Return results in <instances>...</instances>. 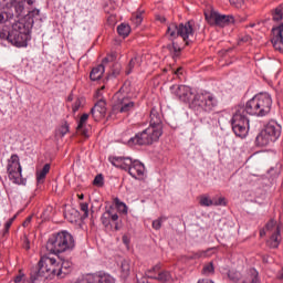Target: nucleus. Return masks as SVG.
Returning <instances> with one entry per match:
<instances>
[{
	"mask_svg": "<svg viewBox=\"0 0 283 283\" xmlns=\"http://www.w3.org/2000/svg\"><path fill=\"white\" fill-rule=\"evenodd\" d=\"M114 61H116V53H111L103 59L102 65L105 67L107 63H114Z\"/></svg>",
	"mask_w": 283,
	"mask_h": 283,
	"instance_id": "obj_34",
	"label": "nucleus"
},
{
	"mask_svg": "<svg viewBox=\"0 0 283 283\" xmlns=\"http://www.w3.org/2000/svg\"><path fill=\"white\" fill-rule=\"evenodd\" d=\"M71 270H72V262H70L69 260H63L62 262H59L57 277L60 279L65 277V275H69Z\"/></svg>",
	"mask_w": 283,
	"mask_h": 283,
	"instance_id": "obj_19",
	"label": "nucleus"
},
{
	"mask_svg": "<svg viewBox=\"0 0 283 283\" xmlns=\"http://www.w3.org/2000/svg\"><path fill=\"white\" fill-rule=\"evenodd\" d=\"M137 283H147V277H143L142 280L137 276Z\"/></svg>",
	"mask_w": 283,
	"mask_h": 283,
	"instance_id": "obj_53",
	"label": "nucleus"
},
{
	"mask_svg": "<svg viewBox=\"0 0 283 283\" xmlns=\"http://www.w3.org/2000/svg\"><path fill=\"white\" fill-rule=\"evenodd\" d=\"M160 21H161V23H165L167 21V19L161 18Z\"/></svg>",
	"mask_w": 283,
	"mask_h": 283,
	"instance_id": "obj_58",
	"label": "nucleus"
},
{
	"mask_svg": "<svg viewBox=\"0 0 283 283\" xmlns=\"http://www.w3.org/2000/svg\"><path fill=\"white\" fill-rule=\"evenodd\" d=\"M28 6H34V0H25Z\"/></svg>",
	"mask_w": 283,
	"mask_h": 283,
	"instance_id": "obj_55",
	"label": "nucleus"
},
{
	"mask_svg": "<svg viewBox=\"0 0 283 283\" xmlns=\"http://www.w3.org/2000/svg\"><path fill=\"white\" fill-rule=\"evenodd\" d=\"M122 240H123L124 244H129V239L127 238V235H124L122 238Z\"/></svg>",
	"mask_w": 283,
	"mask_h": 283,
	"instance_id": "obj_52",
	"label": "nucleus"
},
{
	"mask_svg": "<svg viewBox=\"0 0 283 283\" xmlns=\"http://www.w3.org/2000/svg\"><path fill=\"white\" fill-rule=\"evenodd\" d=\"M83 198H84V196H83V195H81V196H80V200H83Z\"/></svg>",
	"mask_w": 283,
	"mask_h": 283,
	"instance_id": "obj_63",
	"label": "nucleus"
},
{
	"mask_svg": "<svg viewBox=\"0 0 283 283\" xmlns=\"http://www.w3.org/2000/svg\"><path fill=\"white\" fill-rule=\"evenodd\" d=\"M161 136L163 117H160V113H158L156 108H151L149 127L132 137L128 140V145L129 147H133V145H154V143H158V140H160Z\"/></svg>",
	"mask_w": 283,
	"mask_h": 283,
	"instance_id": "obj_2",
	"label": "nucleus"
},
{
	"mask_svg": "<svg viewBox=\"0 0 283 283\" xmlns=\"http://www.w3.org/2000/svg\"><path fill=\"white\" fill-rule=\"evenodd\" d=\"M272 19L273 21H282L283 19V6L280 4L275 9L272 10Z\"/></svg>",
	"mask_w": 283,
	"mask_h": 283,
	"instance_id": "obj_26",
	"label": "nucleus"
},
{
	"mask_svg": "<svg viewBox=\"0 0 283 283\" xmlns=\"http://www.w3.org/2000/svg\"><path fill=\"white\" fill-rule=\"evenodd\" d=\"M77 283H84V279L78 280Z\"/></svg>",
	"mask_w": 283,
	"mask_h": 283,
	"instance_id": "obj_61",
	"label": "nucleus"
},
{
	"mask_svg": "<svg viewBox=\"0 0 283 283\" xmlns=\"http://www.w3.org/2000/svg\"><path fill=\"white\" fill-rule=\"evenodd\" d=\"M133 19H143V12L136 13Z\"/></svg>",
	"mask_w": 283,
	"mask_h": 283,
	"instance_id": "obj_51",
	"label": "nucleus"
},
{
	"mask_svg": "<svg viewBox=\"0 0 283 283\" xmlns=\"http://www.w3.org/2000/svg\"><path fill=\"white\" fill-rule=\"evenodd\" d=\"M133 22L135 25H140V23H143V18H133Z\"/></svg>",
	"mask_w": 283,
	"mask_h": 283,
	"instance_id": "obj_48",
	"label": "nucleus"
},
{
	"mask_svg": "<svg viewBox=\"0 0 283 283\" xmlns=\"http://www.w3.org/2000/svg\"><path fill=\"white\" fill-rule=\"evenodd\" d=\"M31 273L44 282L48 279L54 277V275L59 277V261L54 258L43 255L41 256L38 266L31 270Z\"/></svg>",
	"mask_w": 283,
	"mask_h": 283,
	"instance_id": "obj_7",
	"label": "nucleus"
},
{
	"mask_svg": "<svg viewBox=\"0 0 283 283\" xmlns=\"http://www.w3.org/2000/svg\"><path fill=\"white\" fill-rule=\"evenodd\" d=\"M142 59L140 56L136 55L135 57H133L128 65H127V69H126V74L129 75L133 71H134V66L137 65V66H140V63H142Z\"/></svg>",
	"mask_w": 283,
	"mask_h": 283,
	"instance_id": "obj_24",
	"label": "nucleus"
},
{
	"mask_svg": "<svg viewBox=\"0 0 283 283\" xmlns=\"http://www.w3.org/2000/svg\"><path fill=\"white\" fill-rule=\"evenodd\" d=\"M161 227H163L161 219H157V220L153 221V229H156V231L160 230Z\"/></svg>",
	"mask_w": 283,
	"mask_h": 283,
	"instance_id": "obj_43",
	"label": "nucleus"
},
{
	"mask_svg": "<svg viewBox=\"0 0 283 283\" xmlns=\"http://www.w3.org/2000/svg\"><path fill=\"white\" fill-rule=\"evenodd\" d=\"M114 203L116 206V209L119 211V213L127 214V205L125 202L120 201V199L115 198Z\"/></svg>",
	"mask_w": 283,
	"mask_h": 283,
	"instance_id": "obj_27",
	"label": "nucleus"
},
{
	"mask_svg": "<svg viewBox=\"0 0 283 283\" xmlns=\"http://www.w3.org/2000/svg\"><path fill=\"white\" fill-rule=\"evenodd\" d=\"M277 227H275V220L271 219L266 224L265 229L266 231H272V233L275 231Z\"/></svg>",
	"mask_w": 283,
	"mask_h": 283,
	"instance_id": "obj_39",
	"label": "nucleus"
},
{
	"mask_svg": "<svg viewBox=\"0 0 283 283\" xmlns=\"http://www.w3.org/2000/svg\"><path fill=\"white\" fill-rule=\"evenodd\" d=\"M14 19V13L11 11H1L0 12V23H6V21H10Z\"/></svg>",
	"mask_w": 283,
	"mask_h": 283,
	"instance_id": "obj_28",
	"label": "nucleus"
},
{
	"mask_svg": "<svg viewBox=\"0 0 283 283\" xmlns=\"http://www.w3.org/2000/svg\"><path fill=\"white\" fill-rule=\"evenodd\" d=\"M81 211H83V218H88L90 216V205H87L86 202L81 203Z\"/></svg>",
	"mask_w": 283,
	"mask_h": 283,
	"instance_id": "obj_38",
	"label": "nucleus"
},
{
	"mask_svg": "<svg viewBox=\"0 0 283 283\" xmlns=\"http://www.w3.org/2000/svg\"><path fill=\"white\" fill-rule=\"evenodd\" d=\"M27 249H30V245H29V244H27Z\"/></svg>",
	"mask_w": 283,
	"mask_h": 283,
	"instance_id": "obj_64",
	"label": "nucleus"
},
{
	"mask_svg": "<svg viewBox=\"0 0 283 283\" xmlns=\"http://www.w3.org/2000/svg\"><path fill=\"white\" fill-rule=\"evenodd\" d=\"M147 277L150 280H157L161 283L171 282V273L169 271L160 272V264L153 266L150 270L146 272Z\"/></svg>",
	"mask_w": 283,
	"mask_h": 283,
	"instance_id": "obj_12",
	"label": "nucleus"
},
{
	"mask_svg": "<svg viewBox=\"0 0 283 283\" xmlns=\"http://www.w3.org/2000/svg\"><path fill=\"white\" fill-rule=\"evenodd\" d=\"M260 235H261V238H263V235H266V230H264V229L260 230Z\"/></svg>",
	"mask_w": 283,
	"mask_h": 283,
	"instance_id": "obj_54",
	"label": "nucleus"
},
{
	"mask_svg": "<svg viewBox=\"0 0 283 283\" xmlns=\"http://www.w3.org/2000/svg\"><path fill=\"white\" fill-rule=\"evenodd\" d=\"M120 273L124 280H127V276L132 273V261L123 260L120 264Z\"/></svg>",
	"mask_w": 283,
	"mask_h": 283,
	"instance_id": "obj_22",
	"label": "nucleus"
},
{
	"mask_svg": "<svg viewBox=\"0 0 283 283\" xmlns=\"http://www.w3.org/2000/svg\"><path fill=\"white\" fill-rule=\"evenodd\" d=\"M109 218L112 222H118V214L112 213V210H109Z\"/></svg>",
	"mask_w": 283,
	"mask_h": 283,
	"instance_id": "obj_47",
	"label": "nucleus"
},
{
	"mask_svg": "<svg viewBox=\"0 0 283 283\" xmlns=\"http://www.w3.org/2000/svg\"><path fill=\"white\" fill-rule=\"evenodd\" d=\"M12 10H14L13 17H21L25 10V4L23 1L11 0V9L9 12H12Z\"/></svg>",
	"mask_w": 283,
	"mask_h": 283,
	"instance_id": "obj_20",
	"label": "nucleus"
},
{
	"mask_svg": "<svg viewBox=\"0 0 283 283\" xmlns=\"http://www.w3.org/2000/svg\"><path fill=\"white\" fill-rule=\"evenodd\" d=\"M108 160L113 167L128 171L129 176L135 180H143L145 165L139 160H133L132 157H109Z\"/></svg>",
	"mask_w": 283,
	"mask_h": 283,
	"instance_id": "obj_6",
	"label": "nucleus"
},
{
	"mask_svg": "<svg viewBox=\"0 0 283 283\" xmlns=\"http://www.w3.org/2000/svg\"><path fill=\"white\" fill-rule=\"evenodd\" d=\"M0 8H6V4L0 0Z\"/></svg>",
	"mask_w": 283,
	"mask_h": 283,
	"instance_id": "obj_57",
	"label": "nucleus"
},
{
	"mask_svg": "<svg viewBox=\"0 0 283 283\" xmlns=\"http://www.w3.org/2000/svg\"><path fill=\"white\" fill-rule=\"evenodd\" d=\"M190 107L196 112H213L218 107V99L211 94H197L193 96Z\"/></svg>",
	"mask_w": 283,
	"mask_h": 283,
	"instance_id": "obj_10",
	"label": "nucleus"
},
{
	"mask_svg": "<svg viewBox=\"0 0 283 283\" xmlns=\"http://www.w3.org/2000/svg\"><path fill=\"white\" fill-rule=\"evenodd\" d=\"M0 39H7V41H10V31H0Z\"/></svg>",
	"mask_w": 283,
	"mask_h": 283,
	"instance_id": "obj_45",
	"label": "nucleus"
},
{
	"mask_svg": "<svg viewBox=\"0 0 283 283\" xmlns=\"http://www.w3.org/2000/svg\"><path fill=\"white\" fill-rule=\"evenodd\" d=\"M32 19L29 21H18L12 24V30L9 32V43L15 48H28L30 41V32H32Z\"/></svg>",
	"mask_w": 283,
	"mask_h": 283,
	"instance_id": "obj_5",
	"label": "nucleus"
},
{
	"mask_svg": "<svg viewBox=\"0 0 283 283\" xmlns=\"http://www.w3.org/2000/svg\"><path fill=\"white\" fill-rule=\"evenodd\" d=\"M280 136H282V126L277 122L271 120L256 136L255 143L259 147H266L270 143H275Z\"/></svg>",
	"mask_w": 283,
	"mask_h": 283,
	"instance_id": "obj_9",
	"label": "nucleus"
},
{
	"mask_svg": "<svg viewBox=\"0 0 283 283\" xmlns=\"http://www.w3.org/2000/svg\"><path fill=\"white\" fill-rule=\"evenodd\" d=\"M214 268H213V262H210L208 264H206L202 269V274L203 275H209V273H213Z\"/></svg>",
	"mask_w": 283,
	"mask_h": 283,
	"instance_id": "obj_37",
	"label": "nucleus"
},
{
	"mask_svg": "<svg viewBox=\"0 0 283 283\" xmlns=\"http://www.w3.org/2000/svg\"><path fill=\"white\" fill-rule=\"evenodd\" d=\"M228 277L229 280H231V282H239L240 281V272H233V271H229L228 272Z\"/></svg>",
	"mask_w": 283,
	"mask_h": 283,
	"instance_id": "obj_35",
	"label": "nucleus"
},
{
	"mask_svg": "<svg viewBox=\"0 0 283 283\" xmlns=\"http://www.w3.org/2000/svg\"><path fill=\"white\" fill-rule=\"evenodd\" d=\"M32 222V217H28L25 221L23 222V227H28Z\"/></svg>",
	"mask_w": 283,
	"mask_h": 283,
	"instance_id": "obj_50",
	"label": "nucleus"
},
{
	"mask_svg": "<svg viewBox=\"0 0 283 283\" xmlns=\"http://www.w3.org/2000/svg\"><path fill=\"white\" fill-rule=\"evenodd\" d=\"M117 32L119 36H123L125 39L126 36H129V32H132V27H129V24L122 23L117 27Z\"/></svg>",
	"mask_w": 283,
	"mask_h": 283,
	"instance_id": "obj_25",
	"label": "nucleus"
},
{
	"mask_svg": "<svg viewBox=\"0 0 283 283\" xmlns=\"http://www.w3.org/2000/svg\"><path fill=\"white\" fill-rule=\"evenodd\" d=\"M39 14H41V11L39 9H33L32 11L29 12L28 15H25L23 19H21L20 21H33L32 27L34 25V17H39Z\"/></svg>",
	"mask_w": 283,
	"mask_h": 283,
	"instance_id": "obj_29",
	"label": "nucleus"
},
{
	"mask_svg": "<svg viewBox=\"0 0 283 283\" xmlns=\"http://www.w3.org/2000/svg\"><path fill=\"white\" fill-rule=\"evenodd\" d=\"M199 205H200L201 207H213L214 201L211 200V199H210L209 197H207V196H201V197H200Z\"/></svg>",
	"mask_w": 283,
	"mask_h": 283,
	"instance_id": "obj_31",
	"label": "nucleus"
},
{
	"mask_svg": "<svg viewBox=\"0 0 283 283\" xmlns=\"http://www.w3.org/2000/svg\"><path fill=\"white\" fill-rule=\"evenodd\" d=\"M75 247L76 241L74 240V237L65 230L53 233L46 242V250L49 253H53L54 255H59V253H65L67 251H74Z\"/></svg>",
	"mask_w": 283,
	"mask_h": 283,
	"instance_id": "obj_4",
	"label": "nucleus"
},
{
	"mask_svg": "<svg viewBox=\"0 0 283 283\" xmlns=\"http://www.w3.org/2000/svg\"><path fill=\"white\" fill-rule=\"evenodd\" d=\"M180 70H182V69H178V70L175 72V74H180Z\"/></svg>",
	"mask_w": 283,
	"mask_h": 283,
	"instance_id": "obj_59",
	"label": "nucleus"
},
{
	"mask_svg": "<svg viewBox=\"0 0 283 283\" xmlns=\"http://www.w3.org/2000/svg\"><path fill=\"white\" fill-rule=\"evenodd\" d=\"M7 172L9 180L14 185H25V179H23L21 163L19 161V155H11L7 165Z\"/></svg>",
	"mask_w": 283,
	"mask_h": 283,
	"instance_id": "obj_11",
	"label": "nucleus"
},
{
	"mask_svg": "<svg viewBox=\"0 0 283 283\" xmlns=\"http://www.w3.org/2000/svg\"><path fill=\"white\" fill-rule=\"evenodd\" d=\"M50 174V164H45L43 168L36 172V180L39 184L43 182L45 180V177Z\"/></svg>",
	"mask_w": 283,
	"mask_h": 283,
	"instance_id": "obj_23",
	"label": "nucleus"
},
{
	"mask_svg": "<svg viewBox=\"0 0 283 283\" xmlns=\"http://www.w3.org/2000/svg\"><path fill=\"white\" fill-rule=\"evenodd\" d=\"M229 2L237 9H240L242 6H244V0H229Z\"/></svg>",
	"mask_w": 283,
	"mask_h": 283,
	"instance_id": "obj_42",
	"label": "nucleus"
},
{
	"mask_svg": "<svg viewBox=\"0 0 283 283\" xmlns=\"http://www.w3.org/2000/svg\"><path fill=\"white\" fill-rule=\"evenodd\" d=\"M120 229H123V223L116 222V223H115V227H114V230H115V231H120Z\"/></svg>",
	"mask_w": 283,
	"mask_h": 283,
	"instance_id": "obj_49",
	"label": "nucleus"
},
{
	"mask_svg": "<svg viewBox=\"0 0 283 283\" xmlns=\"http://www.w3.org/2000/svg\"><path fill=\"white\" fill-rule=\"evenodd\" d=\"M8 1H10V0H2V2H3L6 6H8Z\"/></svg>",
	"mask_w": 283,
	"mask_h": 283,
	"instance_id": "obj_60",
	"label": "nucleus"
},
{
	"mask_svg": "<svg viewBox=\"0 0 283 283\" xmlns=\"http://www.w3.org/2000/svg\"><path fill=\"white\" fill-rule=\"evenodd\" d=\"M102 224L104 227H112V220H111V217H109V210H106L103 214H102Z\"/></svg>",
	"mask_w": 283,
	"mask_h": 283,
	"instance_id": "obj_30",
	"label": "nucleus"
},
{
	"mask_svg": "<svg viewBox=\"0 0 283 283\" xmlns=\"http://www.w3.org/2000/svg\"><path fill=\"white\" fill-rule=\"evenodd\" d=\"M120 70H122L120 63L115 62L111 70V76H114V78H116V76L120 74Z\"/></svg>",
	"mask_w": 283,
	"mask_h": 283,
	"instance_id": "obj_33",
	"label": "nucleus"
},
{
	"mask_svg": "<svg viewBox=\"0 0 283 283\" xmlns=\"http://www.w3.org/2000/svg\"><path fill=\"white\" fill-rule=\"evenodd\" d=\"M129 87V82H125L113 97L114 108L117 109L119 114H127L136 107V103L129 98V92H132Z\"/></svg>",
	"mask_w": 283,
	"mask_h": 283,
	"instance_id": "obj_8",
	"label": "nucleus"
},
{
	"mask_svg": "<svg viewBox=\"0 0 283 283\" xmlns=\"http://www.w3.org/2000/svg\"><path fill=\"white\" fill-rule=\"evenodd\" d=\"M205 17L211 25H213V23L214 25H228V23L233 22V15H224L214 11L205 13Z\"/></svg>",
	"mask_w": 283,
	"mask_h": 283,
	"instance_id": "obj_13",
	"label": "nucleus"
},
{
	"mask_svg": "<svg viewBox=\"0 0 283 283\" xmlns=\"http://www.w3.org/2000/svg\"><path fill=\"white\" fill-rule=\"evenodd\" d=\"M84 283H114V277L112 275L103 273V274H87L82 277Z\"/></svg>",
	"mask_w": 283,
	"mask_h": 283,
	"instance_id": "obj_14",
	"label": "nucleus"
},
{
	"mask_svg": "<svg viewBox=\"0 0 283 283\" xmlns=\"http://www.w3.org/2000/svg\"><path fill=\"white\" fill-rule=\"evenodd\" d=\"M281 242H282V234L280 231V227H276L275 230L272 232L270 240L268 241V247H270V249H277Z\"/></svg>",
	"mask_w": 283,
	"mask_h": 283,
	"instance_id": "obj_18",
	"label": "nucleus"
},
{
	"mask_svg": "<svg viewBox=\"0 0 283 283\" xmlns=\"http://www.w3.org/2000/svg\"><path fill=\"white\" fill-rule=\"evenodd\" d=\"M83 103H85V98L83 97L77 98L73 104V112L74 113L78 112V109H81V107L83 106Z\"/></svg>",
	"mask_w": 283,
	"mask_h": 283,
	"instance_id": "obj_36",
	"label": "nucleus"
},
{
	"mask_svg": "<svg viewBox=\"0 0 283 283\" xmlns=\"http://www.w3.org/2000/svg\"><path fill=\"white\" fill-rule=\"evenodd\" d=\"M21 280H22V276H17L15 280H14V282H15V283H19V282H21Z\"/></svg>",
	"mask_w": 283,
	"mask_h": 283,
	"instance_id": "obj_56",
	"label": "nucleus"
},
{
	"mask_svg": "<svg viewBox=\"0 0 283 283\" xmlns=\"http://www.w3.org/2000/svg\"><path fill=\"white\" fill-rule=\"evenodd\" d=\"M31 283H43L45 281L40 280V277L36 276V274L31 272V276H30Z\"/></svg>",
	"mask_w": 283,
	"mask_h": 283,
	"instance_id": "obj_44",
	"label": "nucleus"
},
{
	"mask_svg": "<svg viewBox=\"0 0 283 283\" xmlns=\"http://www.w3.org/2000/svg\"><path fill=\"white\" fill-rule=\"evenodd\" d=\"M279 277H280V280H283V272L281 273V275Z\"/></svg>",
	"mask_w": 283,
	"mask_h": 283,
	"instance_id": "obj_62",
	"label": "nucleus"
},
{
	"mask_svg": "<svg viewBox=\"0 0 283 283\" xmlns=\"http://www.w3.org/2000/svg\"><path fill=\"white\" fill-rule=\"evenodd\" d=\"M88 118H90V114L84 113L81 116L77 127H76L78 134H81V136H84L85 138H90V134H88L90 129L87 128Z\"/></svg>",
	"mask_w": 283,
	"mask_h": 283,
	"instance_id": "obj_17",
	"label": "nucleus"
},
{
	"mask_svg": "<svg viewBox=\"0 0 283 283\" xmlns=\"http://www.w3.org/2000/svg\"><path fill=\"white\" fill-rule=\"evenodd\" d=\"M17 220V214L13 216L11 219H9L4 224V233H8L10 231V227H12V222Z\"/></svg>",
	"mask_w": 283,
	"mask_h": 283,
	"instance_id": "obj_40",
	"label": "nucleus"
},
{
	"mask_svg": "<svg viewBox=\"0 0 283 283\" xmlns=\"http://www.w3.org/2000/svg\"><path fill=\"white\" fill-rule=\"evenodd\" d=\"M105 99H99L94 107L91 109V114L94 120H102V118L107 114Z\"/></svg>",
	"mask_w": 283,
	"mask_h": 283,
	"instance_id": "obj_15",
	"label": "nucleus"
},
{
	"mask_svg": "<svg viewBox=\"0 0 283 283\" xmlns=\"http://www.w3.org/2000/svg\"><path fill=\"white\" fill-rule=\"evenodd\" d=\"M70 132V124H67V122H65L57 130H56V136H61V138H63V136H65V134H67Z\"/></svg>",
	"mask_w": 283,
	"mask_h": 283,
	"instance_id": "obj_32",
	"label": "nucleus"
},
{
	"mask_svg": "<svg viewBox=\"0 0 283 283\" xmlns=\"http://www.w3.org/2000/svg\"><path fill=\"white\" fill-rule=\"evenodd\" d=\"M103 175H97L93 180V185H95V187H103Z\"/></svg>",
	"mask_w": 283,
	"mask_h": 283,
	"instance_id": "obj_41",
	"label": "nucleus"
},
{
	"mask_svg": "<svg viewBox=\"0 0 283 283\" xmlns=\"http://www.w3.org/2000/svg\"><path fill=\"white\" fill-rule=\"evenodd\" d=\"M176 96L179 98V101H182V103H189L191 98H193V91H191V87L187 85H180L175 91Z\"/></svg>",
	"mask_w": 283,
	"mask_h": 283,
	"instance_id": "obj_16",
	"label": "nucleus"
},
{
	"mask_svg": "<svg viewBox=\"0 0 283 283\" xmlns=\"http://www.w3.org/2000/svg\"><path fill=\"white\" fill-rule=\"evenodd\" d=\"M103 74H105V66L99 64L91 71L90 78L91 81H101Z\"/></svg>",
	"mask_w": 283,
	"mask_h": 283,
	"instance_id": "obj_21",
	"label": "nucleus"
},
{
	"mask_svg": "<svg viewBox=\"0 0 283 283\" xmlns=\"http://www.w3.org/2000/svg\"><path fill=\"white\" fill-rule=\"evenodd\" d=\"M227 205V202L224 201V197H220L219 199H218V201H214V206L216 207H224Z\"/></svg>",
	"mask_w": 283,
	"mask_h": 283,
	"instance_id": "obj_46",
	"label": "nucleus"
},
{
	"mask_svg": "<svg viewBox=\"0 0 283 283\" xmlns=\"http://www.w3.org/2000/svg\"><path fill=\"white\" fill-rule=\"evenodd\" d=\"M167 34L170 36V41L172 44L168 45V50L174 52L172 59H178L180 56V52H182V48L178 45L176 39L180 36L186 43L189 45V38L193 36V21H188L186 23H170L167 28Z\"/></svg>",
	"mask_w": 283,
	"mask_h": 283,
	"instance_id": "obj_3",
	"label": "nucleus"
},
{
	"mask_svg": "<svg viewBox=\"0 0 283 283\" xmlns=\"http://www.w3.org/2000/svg\"><path fill=\"white\" fill-rule=\"evenodd\" d=\"M271 107H273V99L269 93H259L247 102L245 107L240 106L232 116L231 125L232 132L239 138H245L249 134V118L250 116H266L271 114Z\"/></svg>",
	"mask_w": 283,
	"mask_h": 283,
	"instance_id": "obj_1",
	"label": "nucleus"
}]
</instances>
